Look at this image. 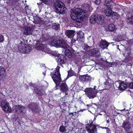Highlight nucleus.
<instances>
[{"label": "nucleus", "mask_w": 133, "mask_h": 133, "mask_svg": "<svg viewBox=\"0 0 133 133\" xmlns=\"http://www.w3.org/2000/svg\"><path fill=\"white\" fill-rule=\"evenodd\" d=\"M96 88H97L96 86H94V88L93 89L94 91H96V90H97V91H99V90L98 89V88L97 89H96Z\"/></svg>", "instance_id": "47"}, {"label": "nucleus", "mask_w": 133, "mask_h": 133, "mask_svg": "<svg viewBox=\"0 0 133 133\" xmlns=\"http://www.w3.org/2000/svg\"><path fill=\"white\" fill-rule=\"evenodd\" d=\"M108 82V85H110L111 84H113L114 83L113 81L112 80L110 79H108V81H107V82L105 83V84L106 85H107V83Z\"/></svg>", "instance_id": "36"}, {"label": "nucleus", "mask_w": 133, "mask_h": 133, "mask_svg": "<svg viewBox=\"0 0 133 133\" xmlns=\"http://www.w3.org/2000/svg\"><path fill=\"white\" fill-rule=\"evenodd\" d=\"M60 67L58 65L56 70H54V72H57L58 71L59 72V69H60Z\"/></svg>", "instance_id": "42"}, {"label": "nucleus", "mask_w": 133, "mask_h": 133, "mask_svg": "<svg viewBox=\"0 0 133 133\" xmlns=\"http://www.w3.org/2000/svg\"><path fill=\"white\" fill-rule=\"evenodd\" d=\"M68 1L69 2H70L71 0H68Z\"/></svg>", "instance_id": "50"}, {"label": "nucleus", "mask_w": 133, "mask_h": 133, "mask_svg": "<svg viewBox=\"0 0 133 133\" xmlns=\"http://www.w3.org/2000/svg\"><path fill=\"white\" fill-rule=\"evenodd\" d=\"M60 88L62 91L63 92H66L68 89L67 88L66 85L65 83H63L60 87Z\"/></svg>", "instance_id": "28"}, {"label": "nucleus", "mask_w": 133, "mask_h": 133, "mask_svg": "<svg viewBox=\"0 0 133 133\" xmlns=\"http://www.w3.org/2000/svg\"><path fill=\"white\" fill-rule=\"evenodd\" d=\"M68 48L66 49H66L65 50V54L66 56L68 57L69 58H70L71 57V52L70 50L68 49H67Z\"/></svg>", "instance_id": "29"}, {"label": "nucleus", "mask_w": 133, "mask_h": 133, "mask_svg": "<svg viewBox=\"0 0 133 133\" xmlns=\"http://www.w3.org/2000/svg\"><path fill=\"white\" fill-rule=\"evenodd\" d=\"M107 95L108 96V95H109V94H107Z\"/></svg>", "instance_id": "52"}, {"label": "nucleus", "mask_w": 133, "mask_h": 133, "mask_svg": "<svg viewBox=\"0 0 133 133\" xmlns=\"http://www.w3.org/2000/svg\"><path fill=\"white\" fill-rule=\"evenodd\" d=\"M4 41V36L2 35H0V43L3 42Z\"/></svg>", "instance_id": "39"}, {"label": "nucleus", "mask_w": 133, "mask_h": 133, "mask_svg": "<svg viewBox=\"0 0 133 133\" xmlns=\"http://www.w3.org/2000/svg\"><path fill=\"white\" fill-rule=\"evenodd\" d=\"M58 62L60 63V65H61L63 67L62 64H64L66 61V57L64 55H61L60 57H58Z\"/></svg>", "instance_id": "14"}, {"label": "nucleus", "mask_w": 133, "mask_h": 133, "mask_svg": "<svg viewBox=\"0 0 133 133\" xmlns=\"http://www.w3.org/2000/svg\"><path fill=\"white\" fill-rule=\"evenodd\" d=\"M97 23L98 24H101L104 20V16L102 15H97Z\"/></svg>", "instance_id": "24"}, {"label": "nucleus", "mask_w": 133, "mask_h": 133, "mask_svg": "<svg viewBox=\"0 0 133 133\" xmlns=\"http://www.w3.org/2000/svg\"><path fill=\"white\" fill-rule=\"evenodd\" d=\"M76 112H71L69 114V115H70L71 117H72L73 116H74L75 114H76Z\"/></svg>", "instance_id": "46"}, {"label": "nucleus", "mask_w": 133, "mask_h": 133, "mask_svg": "<svg viewBox=\"0 0 133 133\" xmlns=\"http://www.w3.org/2000/svg\"><path fill=\"white\" fill-rule=\"evenodd\" d=\"M90 51L91 55L93 56L98 57L100 55V52L97 49H91Z\"/></svg>", "instance_id": "20"}, {"label": "nucleus", "mask_w": 133, "mask_h": 133, "mask_svg": "<svg viewBox=\"0 0 133 133\" xmlns=\"http://www.w3.org/2000/svg\"><path fill=\"white\" fill-rule=\"evenodd\" d=\"M87 108L88 109L91 106V105L89 104H87Z\"/></svg>", "instance_id": "48"}, {"label": "nucleus", "mask_w": 133, "mask_h": 133, "mask_svg": "<svg viewBox=\"0 0 133 133\" xmlns=\"http://www.w3.org/2000/svg\"><path fill=\"white\" fill-rule=\"evenodd\" d=\"M112 16L114 15L118 16V15L117 12L113 11H112Z\"/></svg>", "instance_id": "44"}, {"label": "nucleus", "mask_w": 133, "mask_h": 133, "mask_svg": "<svg viewBox=\"0 0 133 133\" xmlns=\"http://www.w3.org/2000/svg\"><path fill=\"white\" fill-rule=\"evenodd\" d=\"M125 48V47L123 45H117V49H119L120 51L121 50L122 51L123 49H124Z\"/></svg>", "instance_id": "32"}, {"label": "nucleus", "mask_w": 133, "mask_h": 133, "mask_svg": "<svg viewBox=\"0 0 133 133\" xmlns=\"http://www.w3.org/2000/svg\"><path fill=\"white\" fill-rule=\"evenodd\" d=\"M24 34L26 35H34V34L32 28L30 27H27L25 28L24 32Z\"/></svg>", "instance_id": "16"}, {"label": "nucleus", "mask_w": 133, "mask_h": 133, "mask_svg": "<svg viewBox=\"0 0 133 133\" xmlns=\"http://www.w3.org/2000/svg\"><path fill=\"white\" fill-rule=\"evenodd\" d=\"M121 127L124 129L126 133H133V132L131 130L130 124L128 122H124L123 123Z\"/></svg>", "instance_id": "9"}, {"label": "nucleus", "mask_w": 133, "mask_h": 133, "mask_svg": "<svg viewBox=\"0 0 133 133\" xmlns=\"http://www.w3.org/2000/svg\"><path fill=\"white\" fill-rule=\"evenodd\" d=\"M124 52H123V54L125 56L128 57L130 55L131 53V47L130 46H126L125 47Z\"/></svg>", "instance_id": "15"}, {"label": "nucleus", "mask_w": 133, "mask_h": 133, "mask_svg": "<svg viewBox=\"0 0 133 133\" xmlns=\"http://www.w3.org/2000/svg\"><path fill=\"white\" fill-rule=\"evenodd\" d=\"M78 40V38H72L71 40V42H73V43H74L76 42Z\"/></svg>", "instance_id": "43"}, {"label": "nucleus", "mask_w": 133, "mask_h": 133, "mask_svg": "<svg viewBox=\"0 0 133 133\" xmlns=\"http://www.w3.org/2000/svg\"><path fill=\"white\" fill-rule=\"evenodd\" d=\"M1 106L5 112H11V108L9 106V103L6 101H2L1 102Z\"/></svg>", "instance_id": "7"}, {"label": "nucleus", "mask_w": 133, "mask_h": 133, "mask_svg": "<svg viewBox=\"0 0 133 133\" xmlns=\"http://www.w3.org/2000/svg\"><path fill=\"white\" fill-rule=\"evenodd\" d=\"M41 89L40 88L37 87L36 89H35V90L36 94L39 96H41L43 95V92H42V90H41Z\"/></svg>", "instance_id": "26"}, {"label": "nucleus", "mask_w": 133, "mask_h": 133, "mask_svg": "<svg viewBox=\"0 0 133 133\" xmlns=\"http://www.w3.org/2000/svg\"><path fill=\"white\" fill-rule=\"evenodd\" d=\"M18 48L20 52L24 54H26L29 50L28 46L24 44L22 42H21L19 44Z\"/></svg>", "instance_id": "6"}, {"label": "nucleus", "mask_w": 133, "mask_h": 133, "mask_svg": "<svg viewBox=\"0 0 133 133\" xmlns=\"http://www.w3.org/2000/svg\"><path fill=\"white\" fill-rule=\"evenodd\" d=\"M54 8L55 11L59 14H64L66 12V8L64 4L59 0L55 2Z\"/></svg>", "instance_id": "3"}, {"label": "nucleus", "mask_w": 133, "mask_h": 133, "mask_svg": "<svg viewBox=\"0 0 133 133\" xmlns=\"http://www.w3.org/2000/svg\"><path fill=\"white\" fill-rule=\"evenodd\" d=\"M72 71H68V77L69 76H72Z\"/></svg>", "instance_id": "45"}, {"label": "nucleus", "mask_w": 133, "mask_h": 133, "mask_svg": "<svg viewBox=\"0 0 133 133\" xmlns=\"http://www.w3.org/2000/svg\"><path fill=\"white\" fill-rule=\"evenodd\" d=\"M109 121L108 120H107V123H109Z\"/></svg>", "instance_id": "49"}, {"label": "nucleus", "mask_w": 133, "mask_h": 133, "mask_svg": "<svg viewBox=\"0 0 133 133\" xmlns=\"http://www.w3.org/2000/svg\"><path fill=\"white\" fill-rule=\"evenodd\" d=\"M78 34L79 35V37L80 38H82L84 37V34L82 32H79L78 33Z\"/></svg>", "instance_id": "41"}, {"label": "nucleus", "mask_w": 133, "mask_h": 133, "mask_svg": "<svg viewBox=\"0 0 133 133\" xmlns=\"http://www.w3.org/2000/svg\"><path fill=\"white\" fill-rule=\"evenodd\" d=\"M132 58V59H133V58Z\"/></svg>", "instance_id": "54"}, {"label": "nucleus", "mask_w": 133, "mask_h": 133, "mask_svg": "<svg viewBox=\"0 0 133 133\" xmlns=\"http://www.w3.org/2000/svg\"><path fill=\"white\" fill-rule=\"evenodd\" d=\"M116 85L117 88L121 90H123L126 89L127 85L122 81L119 80L116 83Z\"/></svg>", "instance_id": "11"}, {"label": "nucleus", "mask_w": 133, "mask_h": 133, "mask_svg": "<svg viewBox=\"0 0 133 133\" xmlns=\"http://www.w3.org/2000/svg\"><path fill=\"white\" fill-rule=\"evenodd\" d=\"M97 17L96 15H92L90 17L89 22L91 23H94L95 22H97L96 18Z\"/></svg>", "instance_id": "25"}, {"label": "nucleus", "mask_w": 133, "mask_h": 133, "mask_svg": "<svg viewBox=\"0 0 133 133\" xmlns=\"http://www.w3.org/2000/svg\"><path fill=\"white\" fill-rule=\"evenodd\" d=\"M42 39H44L43 41L46 40L50 42L51 41V45L56 47H61L64 49H66L69 47V45L65 41L59 39L57 36H52L49 38H46L44 37H43Z\"/></svg>", "instance_id": "1"}, {"label": "nucleus", "mask_w": 133, "mask_h": 133, "mask_svg": "<svg viewBox=\"0 0 133 133\" xmlns=\"http://www.w3.org/2000/svg\"><path fill=\"white\" fill-rule=\"evenodd\" d=\"M50 75L56 85L55 88V90H56L57 89V86L58 85L61 81V75L58 71L57 72H51Z\"/></svg>", "instance_id": "4"}, {"label": "nucleus", "mask_w": 133, "mask_h": 133, "mask_svg": "<svg viewBox=\"0 0 133 133\" xmlns=\"http://www.w3.org/2000/svg\"><path fill=\"white\" fill-rule=\"evenodd\" d=\"M41 49L42 50H44L46 48V45L45 44H43L42 45H41L40 46Z\"/></svg>", "instance_id": "40"}, {"label": "nucleus", "mask_w": 133, "mask_h": 133, "mask_svg": "<svg viewBox=\"0 0 133 133\" xmlns=\"http://www.w3.org/2000/svg\"><path fill=\"white\" fill-rule=\"evenodd\" d=\"M115 26L113 24H110L108 26V29L109 31H112L115 29Z\"/></svg>", "instance_id": "30"}, {"label": "nucleus", "mask_w": 133, "mask_h": 133, "mask_svg": "<svg viewBox=\"0 0 133 133\" xmlns=\"http://www.w3.org/2000/svg\"><path fill=\"white\" fill-rule=\"evenodd\" d=\"M59 130L61 132H63L66 130L65 128L63 125L61 126L59 128Z\"/></svg>", "instance_id": "34"}, {"label": "nucleus", "mask_w": 133, "mask_h": 133, "mask_svg": "<svg viewBox=\"0 0 133 133\" xmlns=\"http://www.w3.org/2000/svg\"><path fill=\"white\" fill-rule=\"evenodd\" d=\"M126 20L128 23L133 24V10L128 12Z\"/></svg>", "instance_id": "12"}, {"label": "nucleus", "mask_w": 133, "mask_h": 133, "mask_svg": "<svg viewBox=\"0 0 133 133\" xmlns=\"http://www.w3.org/2000/svg\"><path fill=\"white\" fill-rule=\"evenodd\" d=\"M51 28L53 29L58 30L60 28V24L58 23H53L51 25Z\"/></svg>", "instance_id": "27"}, {"label": "nucleus", "mask_w": 133, "mask_h": 133, "mask_svg": "<svg viewBox=\"0 0 133 133\" xmlns=\"http://www.w3.org/2000/svg\"><path fill=\"white\" fill-rule=\"evenodd\" d=\"M101 2V0H96L94 2V3L96 5H98L100 4Z\"/></svg>", "instance_id": "38"}, {"label": "nucleus", "mask_w": 133, "mask_h": 133, "mask_svg": "<svg viewBox=\"0 0 133 133\" xmlns=\"http://www.w3.org/2000/svg\"><path fill=\"white\" fill-rule=\"evenodd\" d=\"M82 10L77 8H74L70 11V16L72 19L76 22H81L84 19V12Z\"/></svg>", "instance_id": "2"}, {"label": "nucleus", "mask_w": 133, "mask_h": 133, "mask_svg": "<svg viewBox=\"0 0 133 133\" xmlns=\"http://www.w3.org/2000/svg\"><path fill=\"white\" fill-rule=\"evenodd\" d=\"M44 75L45 76V73H43Z\"/></svg>", "instance_id": "51"}, {"label": "nucleus", "mask_w": 133, "mask_h": 133, "mask_svg": "<svg viewBox=\"0 0 133 133\" xmlns=\"http://www.w3.org/2000/svg\"><path fill=\"white\" fill-rule=\"evenodd\" d=\"M37 105L34 103H32L31 104H29L28 107L29 110H31L32 111H35L37 108Z\"/></svg>", "instance_id": "21"}, {"label": "nucleus", "mask_w": 133, "mask_h": 133, "mask_svg": "<svg viewBox=\"0 0 133 133\" xmlns=\"http://www.w3.org/2000/svg\"><path fill=\"white\" fill-rule=\"evenodd\" d=\"M83 49L85 50V51H89L90 50V49L91 48V46H89L87 44H84L83 47Z\"/></svg>", "instance_id": "31"}, {"label": "nucleus", "mask_w": 133, "mask_h": 133, "mask_svg": "<svg viewBox=\"0 0 133 133\" xmlns=\"http://www.w3.org/2000/svg\"><path fill=\"white\" fill-rule=\"evenodd\" d=\"M95 125H90L87 127V130L89 133H96L97 132V129L96 126Z\"/></svg>", "instance_id": "13"}, {"label": "nucleus", "mask_w": 133, "mask_h": 133, "mask_svg": "<svg viewBox=\"0 0 133 133\" xmlns=\"http://www.w3.org/2000/svg\"><path fill=\"white\" fill-rule=\"evenodd\" d=\"M115 4L114 3L111 2V0H105L104 4L103 5L101 6V7H112V5Z\"/></svg>", "instance_id": "18"}, {"label": "nucleus", "mask_w": 133, "mask_h": 133, "mask_svg": "<svg viewBox=\"0 0 133 133\" xmlns=\"http://www.w3.org/2000/svg\"><path fill=\"white\" fill-rule=\"evenodd\" d=\"M75 31L73 30H66L65 32V34L69 38L72 37L74 35Z\"/></svg>", "instance_id": "22"}, {"label": "nucleus", "mask_w": 133, "mask_h": 133, "mask_svg": "<svg viewBox=\"0 0 133 133\" xmlns=\"http://www.w3.org/2000/svg\"><path fill=\"white\" fill-rule=\"evenodd\" d=\"M84 6L85 10H83V12H84V16L86 17L88 16L87 14L88 12L89 11H91L92 9V8L91 6V3L89 2L85 4Z\"/></svg>", "instance_id": "10"}, {"label": "nucleus", "mask_w": 133, "mask_h": 133, "mask_svg": "<svg viewBox=\"0 0 133 133\" xmlns=\"http://www.w3.org/2000/svg\"><path fill=\"white\" fill-rule=\"evenodd\" d=\"M112 7H101V11L102 12L104 13L105 15L108 16L110 17L112 16V10L111 9Z\"/></svg>", "instance_id": "8"}, {"label": "nucleus", "mask_w": 133, "mask_h": 133, "mask_svg": "<svg viewBox=\"0 0 133 133\" xmlns=\"http://www.w3.org/2000/svg\"><path fill=\"white\" fill-rule=\"evenodd\" d=\"M71 43H72V44H73V42H71Z\"/></svg>", "instance_id": "53"}, {"label": "nucleus", "mask_w": 133, "mask_h": 133, "mask_svg": "<svg viewBox=\"0 0 133 133\" xmlns=\"http://www.w3.org/2000/svg\"><path fill=\"white\" fill-rule=\"evenodd\" d=\"M129 88L133 89V82H131L129 83L127 85Z\"/></svg>", "instance_id": "37"}, {"label": "nucleus", "mask_w": 133, "mask_h": 133, "mask_svg": "<svg viewBox=\"0 0 133 133\" xmlns=\"http://www.w3.org/2000/svg\"><path fill=\"white\" fill-rule=\"evenodd\" d=\"M6 69L4 67L0 66V77H1L2 79L6 77L5 72Z\"/></svg>", "instance_id": "23"}, {"label": "nucleus", "mask_w": 133, "mask_h": 133, "mask_svg": "<svg viewBox=\"0 0 133 133\" xmlns=\"http://www.w3.org/2000/svg\"><path fill=\"white\" fill-rule=\"evenodd\" d=\"M84 91L90 99H93L95 97L97 93V91H94L93 89L90 88L85 89Z\"/></svg>", "instance_id": "5"}, {"label": "nucleus", "mask_w": 133, "mask_h": 133, "mask_svg": "<svg viewBox=\"0 0 133 133\" xmlns=\"http://www.w3.org/2000/svg\"><path fill=\"white\" fill-rule=\"evenodd\" d=\"M21 107L20 112L25 113L26 112V110L24 107L23 106H21Z\"/></svg>", "instance_id": "33"}, {"label": "nucleus", "mask_w": 133, "mask_h": 133, "mask_svg": "<svg viewBox=\"0 0 133 133\" xmlns=\"http://www.w3.org/2000/svg\"><path fill=\"white\" fill-rule=\"evenodd\" d=\"M21 106L19 105H18L15 106V109L16 110V112H20V111H21Z\"/></svg>", "instance_id": "35"}, {"label": "nucleus", "mask_w": 133, "mask_h": 133, "mask_svg": "<svg viewBox=\"0 0 133 133\" xmlns=\"http://www.w3.org/2000/svg\"><path fill=\"white\" fill-rule=\"evenodd\" d=\"M109 45V43L106 41L102 40L100 43L99 46L101 48L104 49L107 48Z\"/></svg>", "instance_id": "19"}, {"label": "nucleus", "mask_w": 133, "mask_h": 133, "mask_svg": "<svg viewBox=\"0 0 133 133\" xmlns=\"http://www.w3.org/2000/svg\"><path fill=\"white\" fill-rule=\"evenodd\" d=\"M91 79V77L90 76L87 74L82 76L80 77V79L82 82L90 81Z\"/></svg>", "instance_id": "17"}]
</instances>
